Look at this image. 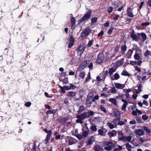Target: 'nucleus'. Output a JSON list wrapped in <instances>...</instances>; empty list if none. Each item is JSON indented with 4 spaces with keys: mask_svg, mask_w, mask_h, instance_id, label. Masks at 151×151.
<instances>
[{
    "mask_svg": "<svg viewBox=\"0 0 151 151\" xmlns=\"http://www.w3.org/2000/svg\"><path fill=\"white\" fill-rule=\"evenodd\" d=\"M113 10V8L112 7H109L107 9V11L109 13H111Z\"/></svg>",
    "mask_w": 151,
    "mask_h": 151,
    "instance_id": "49",
    "label": "nucleus"
},
{
    "mask_svg": "<svg viewBox=\"0 0 151 151\" xmlns=\"http://www.w3.org/2000/svg\"><path fill=\"white\" fill-rule=\"evenodd\" d=\"M94 96L93 92L92 91L90 92L88 94L87 98L88 99H92Z\"/></svg>",
    "mask_w": 151,
    "mask_h": 151,
    "instance_id": "30",
    "label": "nucleus"
},
{
    "mask_svg": "<svg viewBox=\"0 0 151 151\" xmlns=\"http://www.w3.org/2000/svg\"><path fill=\"white\" fill-rule=\"evenodd\" d=\"M88 134V132L87 131H84L82 133L83 137H87Z\"/></svg>",
    "mask_w": 151,
    "mask_h": 151,
    "instance_id": "34",
    "label": "nucleus"
},
{
    "mask_svg": "<svg viewBox=\"0 0 151 151\" xmlns=\"http://www.w3.org/2000/svg\"><path fill=\"white\" fill-rule=\"evenodd\" d=\"M98 132L99 135H101L103 136L105 135V133H104L103 130L101 129H99L98 130Z\"/></svg>",
    "mask_w": 151,
    "mask_h": 151,
    "instance_id": "29",
    "label": "nucleus"
},
{
    "mask_svg": "<svg viewBox=\"0 0 151 151\" xmlns=\"http://www.w3.org/2000/svg\"><path fill=\"white\" fill-rule=\"evenodd\" d=\"M118 148H115L113 151H119L121 150L122 149V147L119 145L118 146Z\"/></svg>",
    "mask_w": 151,
    "mask_h": 151,
    "instance_id": "46",
    "label": "nucleus"
},
{
    "mask_svg": "<svg viewBox=\"0 0 151 151\" xmlns=\"http://www.w3.org/2000/svg\"><path fill=\"white\" fill-rule=\"evenodd\" d=\"M92 14L91 11L89 10L88 11L86 14L82 17L80 20L81 22H83L85 20L89 19Z\"/></svg>",
    "mask_w": 151,
    "mask_h": 151,
    "instance_id": "4",
    "label": "nucleus"
},
{
    "mask_svg": "<svg viewBox=\"0 0 151 151\" xmlns=\"http://www.w3.org/2000/svg\"><path fill=\"white\" fill-rule=\"evenodd\" d=\"M92 103V99H86V107H89L91 105Z\"/></svg>",
    "mask_w": 151,
    "mask_h": 151,
    "instance_id": "17",
    "label": "nucleus"
},
{
    "mask_svg": "<svg viewBox=\"0 0 151 151\" xmlns=\"http://www.w3.org/2000/svg\"><path fill=\"white\" fill-rule=\"evenodd\" d=\"M95 141V138L93 136H92L88 139L87 143V145H92Z\"/></svg>",
    "mask_w": 151,
    "mask_h": 151,
    "instance_id": "8",
    "label": "nucleus"
},
{
    "mask_svg": "<svg viewBox=\"0 0 151 151\" xmlns=\"http://www.w3.org/2000/svg\"><path fill=\"white\" fill-rule=\"evenodd\" d=\"M125 145L128 151H132L131 148H133V147L131 145L128 143H126Z\"/></svg>",
    "mask_w": 151,
    "mask_h": 151,
    "instance_id": "24",
    "label": "nucleus"
},
{
    "mask_svg": "<svg viewBox=\"0 0 151 151\" xmlns=\"http://www.w3.org/2000/svg\"><path fill=\"white\" fill-rule=\"evenodd\" d=\"M85 74L84 72H81L79 74V77L81 78H83L85 77Z\"/></svg>",
    "mask_w": 151,
    "mask_h": 151,
    "instance_id": "35",
    "label": "nucleus"
},
{
    "mask_svg": "<svg viewBox=\"0 0 151 151\" xmlns=\"http://www.w3.org/2000/svg\"><path fill=\"white\" fill-rule=\"evenodd\" d=\"M69 40L70 42L68 45V48H71L73 45L74 42L75 41V38L71 36H70V38L69 39Z\"/></svg>",
    "mask_w": 151,
    "mask_h": 151,
    "instance_id": "9",
    "label": "nucleus"
},
{
    "mask_svg": "<svg viewBox=\"0 0 151 151\" xmlns=\"http://www.w3.org/2000/svg\"><path fill=\"white\" fill-rule=\"evenodd\" d=\"M63 82L65 84L68 83V78L66 77L64 78L63 80Z\"/></svg>",
    "mask_w": 151,
    "mask_h": 151,
    "instance_id": "48",
    "label": "nucleus"
},
{
    "mask_svg": "<svg viewBox=\"0 0 151 151\" xmlns=\"http://www.w3.org/2000/svg\"><path fill=\"white\" fill-rule=\"evenodd\" d=\"M143 128L144 130L147 133H150V131L147 127L144 126Z\"/></svg>",
    "mask_w": 151,
    "mask_h": 151,
    "instance_id": "42",
    "label": "nucleus"
},
{
    "mask_svg": "<svg viewBox=\"0 0 151 151\" xmlns=\"http://www.w3.org/2000/svg\"><path fill=\"white\" fill-rule=\"evenodd\" d=\"M135 133L139 136L142 135L144 134L143 130L141 129H138L136 130L135 131Z\"/></svg>",
    "mask_w": 151,
    "mask_h": 151,
    "instance_id": "15",
    "label": "nucleus"
},
{
    "mask_svg": "<svg viewBox=\"0 0 151 151\" xmlns=\"http://www.w3.org/2000/svg\"><path fill=\"white\" fill-rule=\"evenodd\" d=\"M85 110L84 107L83 106H81L80 107L79 109L78 110V112H81Z\"/></svg>",
    "mask_w": 151,
    "mask_h": 151,
    "instance_id": "43",
    "label": "nucleus"
},
{
    "mask_svg": "<svg viewBox=\"0 0 151 151\" xmlns=\"http://www.w3.org/2000/svg\"><path fill=\"white\" fill-rule=\"evenodd\" d=\"M127 14L128 16L130 17H133L134 15L132 14L131 8H129L127 10Z\"/></svg>",
    "mask_w": 151,
    "mask_h": 151,
    "instance_id": "18",
    "label": "nucleus"
},
{
    "mask_svg": "<svg viewBox=\"0 0 151 151\" xmlns=\"http://www.w3.org/2000/svg\"><path fill=\"white\" fill-rule=\"evenodd\" d=\"M104 58V54L102 53H99L98 56V58L96 60V63L100 64L103 61Z\"/></svg>",
    "mask_w": 151,
    "mask_h": 151,
    "instance_id": "5",
    "label": "nucleus"
},
{
    "mask_svg": "<svg viewBox=\"0 0 151 151\" xmlns=\"http://www.w3.org/2000/svg\"><path fill=\"white\" fill-rule=\"evenodd\" d=\"M121 74L122 75L126 76H130L129 73L126 70H124L121 73Z\"/></svg>",
    "mask_w": 151,
    "mask_h": 151,
    "instance_id": "32",
    "label": "nucleus"
},
{
    "mask_svg": "<svg viewBox=\"0 0 151 151\" xmlns=\"http://www.w3.org/2000/svg\"><path fill=\"white\" fill-rule=\"evenodd\" d=\"M125 84H120L118 83H115V87L118 89H122L124 87Z\"/></svg>",
    "mask_w": 151,
    "mask_h": 151,
    "instance_id": "14",
    "label": "nucleus"
},
{
    "mask_svg": "<svg viewBox=\"0 0 151 151\" xmlns=\"http://www.w3.org/2000/svg\"><path fill=\"white\" fill-rule=\"evenodd\" d=\"M93 41L92 40L89 41L88 44L87 46L88 47H90L92 45Z\"/></svg>",
    "mask_w": 151,
    "mask_h": 151,
    "instance_id": "57",
    "label": "nucleus"
},
{
    "mask_svg": "<svg viewBox=\"0 0 151 151\" xmlns=\"http://www.w3.org/2000/svg\"><path fill=\"white\" fill-rule=\"evenodd\" d=\"M89 63V60H85L81 64V66L83 69L85 68Z\"/></svg>",
    "mask_w": 151,
    "mask_h": 151,
    "instance_id": "19",
    "label": "nucleus"
},
{
    "mask_svg": "<svg viewBox=\"0 0 151 151\" xmlns=\"http://www.w3.org/2000/svg\"><path fill=\"white\" fill-rule=\"evenodd\" d=\"M127 105V104H123L121 110H125Z\"/></svg>",
    "mask_w": 151,
    "mask_h": 151,
    "instance_id": "58",
    "label": "nucleus"
},
{
    "mask_svg": "<svg viewBox=\"0 0 151 151\" xmlns=\"http://www.w3.org/2000/svg\"><path fill=\"white\" fill-rule=\"evenodd\" d=\"M142 118L144 120H145L148 119V117L146 115L144 114L142 115Z\"/></svg>",
    "mask_w": 151,
    "mask_h": 151,
    "instance_id": "53",
    "label": "nucleus"
},
{
    "mask_svg": "<svg viewBox=\"0 0 151 151\" xmlns=\"http://www.w3.org/2000/svg\"><path fill=\"white\" fill-rule=\"evenodd\" d=\"M143 75H146L147 76H148L147 79L149 77H150L151 76V73H147L145 72L142 74Z\"/></svg>",
    "mask_w": 151,
    "mask_h": 151,
    "instance_id": "45",
    "label": "nucleus"
},
{
    "mask_svg": "<svg viewBox=\"0 0 151 151\" xmlns=\"http://www.w3.org/2000/svg\"><path fill=\"white\" fill-rule=\"evenodd\" d=\"M97 20V18L96 17L93 18L91 19V22L92 23H93L96 22Z\"/></svg>",
    "mask_w": 151,
    "mask_h": 151,
    "instance_id": "55",
    "label": "nucleus"
},
{
    "mask_svg": "<svg viewBox=\"0 0 151 151\" xmlns=\"http://www.w3.org/2000/svg\"><path fill=\"white\" fill-rule=\"evenodd\" d=\"M149 25V23L147 22H145L143 23L141 25L143 27H146Z\"/></svg>",
    "mask_w": 151,
    "mask_h": 151,
    "instance_id": "52",
    "label": "nucleus"
},
{
    "mask_svg": "<svg viewBox=\"0 0 151 151\" xmlns=\"http://www.w3.org/2000/svg\"><path fill=\"white\" fill-rule=\"evenodd\" d=\"M117 91V90L114 87L112 88L111 90V93H116Z\"/></svg>",
    "mask_w": 151,
    "mask_h": 151,
    "instance_id": "41",
    "label": "nucleus"
},
{
    "mask_svg": "<svg viewBox=\"0 0 151 151\" xmlns=\"http://www.w3.org/2000/svg\"><path fill=\"white\" fill-rule=\"evenodd\" d=\"M121 140H122L124 142H129L131 141L132 139V137L130 136H127V137H121L119 139Z\"/></svg>",
    "mask_w": 151,
    "mask_h": 151,
    "instance_id": "7",
    "label": "nucleus"
},
{
    "mask_svg": "<svg viewBox=\"0 0 151 151\" xmlns=\"http://www.w3.org/2000/svg\"><path fill=\"white\" fill-rule=\"evenodd\" d=\"M76 95V93L74 91H69L66 94V96L69 97H73Z\"/></svg>",
    "mask_w": 151,
    "mask_h": 151,
    "instance_id": "20",
    "label": "nucleus"
},
{
    "mask_svg": "<svg viewBox=\"0 0 151 151\" xmlns=\"http://www.w3.org/2000/svg\"><path fill=\"white\" fill-rule=\"evenodd\" d=\"M75 21L76 20L75 18L74 17H72L71 20V22L72 27H73L75 25Z\"/></svg>",
    "mask_w": 151,
    "mask_h": 151,
    "instance_id": "33",
    "label": "nucleus"
},
{
    "mask_svg": "<svg viewBox=\"0 0 151 151\" xmlns=\"http://www.w3.org/2000/svg\"><path fill=\"white\" fill-rule=\"evenodd\" d=\"M31 102H28L26 103L25 104V106L27 107H29L31 105Z\"/></svg>",
    "mask_w": 151,
    "mask_h": 151,
    "instance_id": "60",
    "label": "nucleus"
},
{
    "mask_svg": "<svg viewBox=\"0 0 151 151\" xmlns=\"http://www.w3.org/2000/svg\"><path fill=\"white\" fill-rule=\"evenodd\" d=\"M116 71V69L114 68H109V74L110 76H111L114 72Z\"/></svg>",
    "mask_w": 151,
    "mask_h": 151,
    "instance_id": "27",
    "label": "nucleus"
},
{
    "mask_svg": "<svg viewBox=\"0 0 151 151\" xmlns=\"http://www.w3.org/2000/svg\"><path fill=\"white\" fill-rule=\"evenodd\" d=\"M137 35H138L139 37L140 36L142 37L143 41H144L146 39L147 36L144 33H138L137 34Z\"/></svg>",
    "mask_w": 151,
    "mask_h": 151,
    "instance_id": "12",
    "label": "nucleus"
},
{
    "mask_svg": "<svg viewBox=\"0 0 151 151\" xmlns=\"http://www.w3.org/2000/svg\"><path fill=\"white\" fill-rule=\"evenodd\" d=\"M134 59L136 60H139L140 59V57L138 54L135 53L134 56Z\"/></svg>",
    "mask_w": 151,
    "mask_h": 151,
    "instance_id": "37",
    "label": "nucleus"
},
{
    "mask_svg": "<svg viewBox=\"0 0 151 151\" xmlns=\"http://www.w3.org/2000/svg\"><path fill=\"white\" fill-rule=\"evenodd\" d=\"M74 135L78 139L80 140L82 139L83 138L82 135L81 134H74L73 133Z\"/></svg>",
    "mask_w": 151,
    "mask_h": 151,
    "instance_id": "31",
    "label": "nucleus"
},
{
    "mask_svg": "<svg viewBox=\"0 0 151 151\" xmlns=\"http://www.w3.org/2000/svg\"><path fill=\"white\" fill-rule=\"evenodd\" d=\"M95 150L102 151L103 150V148L100 146L98 145H96L95 147Z\"/></svg>",
    "mask_w": 151,
    "mask_h": 151,
    "instance_id": "26",
    "label": "nucleus"
},
{
    "mask_svg": "<svg viewBox=\"0 0 151 151\" xmlns=\"http://www.w3.org/2000/svg\"><path fill=\"white\" fill-rule=\"evenodd\" d=\"M130 63L131 65H137L136 61H131L130 62Z\"/></svg>",
    "mask_w": 151,
    "mask_h": 151,
    "instance_id": "62",
    "label": "nucleus"
},
{
    "mask_svg": "<svg viewBox=\"0 0 151 151\" xmlns=\"http://www.w3.org/2000/svg\"><path fill=\"white\" fill-rule=\"evenodd\" d=\"M132 52L133 51L131 50H129L127 52V55L130 57L131 56Z\"/></svg>",
    "mask_w": 151,
    "mask_h": 151,
    "instance_id": "51",
    "label": "nucleus"
},
{
    "mask_svg": "<svg viewBox=\"0 0 151 151\" xmlns=\"http://www.w3.org/2000/svg\"><path fill=\"white\" fill-rule=\"evenodd\" d=\"M85 47V45L83 43L80 44L79 45L77 49V52L78 53L80 54V56H81L83 52Z\"/></svg>",
    "mask_w": 151,
    "mask_h": 151,
    "instance_id": "3",
    "label": "nucleus"
},
{
    "mask_svg": "<svg viewBox=\"0 0 151 151\" xmlns=\"http://www.w3.org/2000/svg\"><path fill=\"white\" fill-rule=\"evenodd\" d=\"M91 29L89 28H86L81 33V35L82 37L85 38L90 33Z\"/></svg>",
    "mask_w": 151,
    "mask_h": 151,
    "instance_id": "2",
    "label": "nucleus"
},
{
    "mask_svg": "<svg viewBox=\"0 0 151 151\" xmlns=\"http://www.w3.org/2000/svg\"><path fill=\"white\" fill-rule=\"evenodd\" d=\"M76 118L78 119L76 120V122L78 123H80L81 124H82L83 123V121L82 120H83V119H82V118H81V117H80L79 118H78V115L76 116Z\"/></svg>",
    "mask_w": 151,
    "mask_h": 151,
    "instance_id": "38",
    "label": "nucleus"
},
{
    "mask_svg": "<svg viewBox=\"0 0 151 151\" xmlns=\"http://www.w3.org/2000/svg\"><path fill=\"white\" fill-rule=\"evenodd\" d=\"M113 30V28H110L108 31V33L109 34H111Z\"/></svg>",
    "mask_w": 151,
    "mask_h": 151,
    "instance_id": "63",
    "label": "nucleus"
},
{
    "mask_svg": "<svg viewBox=\"0 0 151 151\" xmlns=\"http://www.w3.org/2000/svg\"><path fill=\"white\" fill-rule=\"evenodd\" d=\"M91 78L90 75V73L89 72L86 78V80L85 82H87L89 81Z\"/></svg>",
    "mask_w": 151,
    "mask_h": 151,
    "instance_id": "40",
    "label": "nucleus"
},
{
    "mask_svg": "<svg viewBox=\"0 0 151 151\" xmlns=\"http://www.w3.org/2000/svg\"><path fill=\"white\" fill-rule=\"evenodd\" d=\"M70 89H75L76 87V86H75L73 84L70 83Z\"/></svg>",
    "mask_w": 151,
    "mask_h": 151,
    "instance_id": "54",
    "label": "nucleus"
},
{
    "mask_svg": "<svg viewBox=\"0 0 151 151\" xmlns=\"http://www.w3.org/2000/svg\"><path fill=\"white\" fill-rule=\"evenodd\" d=\"M105 150L109 151L115 147V145L111 142H106L104 145Z\"/></svg>",
    "mask_w": 151,
    "mask_h": 151,
    "instance_id": "1",
    "label": "nucleus"
},
{
    "mask_svg": "<svg viewBox=\"0 0 151 151\" xmlns=\"http://www.w3.org/2000/svg\"><path fill=\"white\" fill-rule=\"evenodd\" d=\"M114 116L116 117H119L121 115V113L119 111L116 109H115L114 111Z\"/></svg>",
    "mask_w": 151,
    "mask_h": 151,
    "instance_id": "21",
    "label": "nucleus"
},
{
    "mask_svg": "<svg viewBox=\"0 0 151 151\" xmlns=\"http://www.w3.org/2000/svg\"><path fill=\"white\" fill-rule=\"evenodd\" d=\"M57 111V109L53 110H48L46 112V114L47 115H48L50 114L55 113Z\"/></svg>",
    "mask_w": 151,
    "mask_h": 151,
    "instance_id": "28",
    "label": "nucleus"
},
{
    "mask_svg": "<svg viewBox=\"0 0 151 151\" xmlns=\"http://www.w3.org/2000/svg\"><path fill=\"white\" fill-rule=\"evenodd\" d=\"M123 59L120 60L118 61L117 62V65L118 66H119L122 65L123 63Z\"/></svg>",
    "mask_w": 151,
    "mask_h": 151,
    "instance_id": "39",
    "label": "nucleus"
},
{
    "mask_svg": "<svg viewBox=\"0 0 151 151\" xmlns=\"http://www.w3.org/2000/svg\"><path fill=\"white\" fill-rule=\"evenodd\" d=\"M150 51L148 50H147L144 53V55L145 56L147 57L150 55Z\"/></svg>",
    "mask_w": 151,
    "mask_h": 151,
    "instance_id": "50",
    "label": "nucleus"
},
{
    "mask_svg": "<svg viewBox=\"0 0 151 151\" xmlns=\"http://www.w3.org/2000/svg\"><path fill=\"white\" fill-rule=\"evenodd\" d=\"M117 131L114 130H112L111 132H109L108 134L110 138L115 136L117 134Z\"/></svg>",
    "mask_w": 151,
    "mask_h": 151,
    "instance_id": "16",
    "label": "nucleus"
},
{
    "mask_svg": "<svg viewBox=\"0 0 151 151\" xmlns=\"http://www.w3.org/2000/svg\"><path fill=\"white\" fill-rule=\"evenodd\" d=\"M131 36L133 40L136 41H139L140 40V37H139L137 34L136 35L134 33H132L131 34Z\"/></svg>",
    "mask_w": 151,
    "mask_h": 151,
    "instance_id": "10",
    "label": "nucleus"
},
{
    "mask_svg": "<svg viewBox=\"0 0 151 151\" xmlns=\"http://www.w3.org/2000/svg\"><path fill=\"white\" fill-rule=\"evenodd\" d=\"M90 129L93 132H96L97 130L96 126L94 124H93L91 125Z\"/></svg>",
    "mask_w": 151,
    "mask_h": 151,
    "instance_id": "22",
    "label": "nucleus"
},
{
    "mask_svg": "<svg viewBox=\"0 0 151 151\" xmlns=\"http://www.w3.org/2000/svg\"><path fill=\"white\" fill-rule=\"evenodd\" d=\"M134 67L136 70L138 72H140L141 71V69L139 67L137 66H134Z\"/></svg>",
    "mask_w": 151,
    "mask_h": 151,
    "instance_id": "56",
    "label": "nucleus"
},
{
    "mask_svg": "<svg viewBox=\"0 0 151 151\" xmlns=\"http://www.w3.org/2000/svg\"><path fill=\"white\" fill-rule=\"evenodd\" d=\"M118 134L120 137H124L123 136L124 134L121 131L119 132H118Z\"/></svg>",
    "mask_w": 151,
    "mask_h": 151,
    "instance_id": "64",
    "label": "nucleus"
},
{
    "mask_svg": "<svg viewBox=\"0 0 151 151\" xmlns=\"http://www.w3.org/2000/svg\"><path fill=\"white\" fill-rule=\"evenodd\" d=\"M107 125L111 129H112L116 127L117 125L116 124L114 123V124H113L111 122H108L107 124Z\"/></svg>",
    "mask_w": 151,
    "mask_h": 151,
    "instance_id": "11",
    "label": "nucleus"
},
{
    "mask_svg": "<svg viewBox=\"0 0 151 151\" xmlns=\"http://www.w3.org/2000/svg\"><path fill=\"white\" fill-rule=\"evenodd\" d=\"M142 86L141 84L139 85L138 86V90L140 91H142Z\"/></svg>",
    "mask_w": 151,
    "mask_h": 151,
    "instance_id": "61",
    "label": "nucleus"
},
{
    "mask_svg": "<svg viewBox=\"0 0 151 151\" xmlns=\"http://www.w3.org/2000/svg\"><path fill=\"white\" fill-rule=\"evenodd\" d=\"M120 78V76L119 74L116 73L114 74V78L112 77H111V80H117L119 79Z\"/></svg>",
    "mask_w": 151,
    "mask_h": 151,
    "instance_id": "25",
    "label": "nucleus"
},
{
    "mask_svg": "<svg viewBox=\"0 0 151 151\" xmlns=\"http://www.w3.org/2000/svg\"><path fill=\"white\" fill-rule=\"evenodd\" d=\"M100 109H101L104 112L106 113L107 112L105 108L103 106L101 105L100 106Z\"/></svg>",
    "mask_w": 151,
    "mask_h": 151,
    "instance_id": "47",
    "label": "nucleus"
},
{
    "mask_svg": "<svg viewBox=\"0 0 151 151\" xmlns=\"http://www.w3.org/2000/svg\"><path fill=\"white\" fill-rule=\"evenodd\" d=\"M127 47L126 45H123L121 47V50L122 51H125Z\"/></svg>",
    "mask_w": 151,
    "mask_h": 151,
    "instance_id": "44",
    "label": "nucleus"
},
{
    "mask_svg": "<svg viewBox=\"0 0 151 151\" xmlns=\"http://www.w3.org/2000/svg\"><path fill=\"white\" fill-rule=\"evenodd\" d=\"M120 117H118L117 118H116L114 119L113 120V122H114V123L116 124V123L118 122L120 120Z\"/></svg>",
    "mask_w": 151,
    "mask_h": 151,
    "instance_id": "36",
    "label": "nucleus"
},
{
    "mask_svg": "<svg viewBox=\"0 0 151 151\" xmlns=\"http://www.w3.org/2000/svg\"><path fill=\"white\" fill-rule=\"evenodd\" d=\"M89 117V113L86 112H84L80 115H78V117L79 118L81 117V118L83 120L84 119L88 118Z\"/></svg>",
    "mask_w": 151,
    "mask_h": 151,
    "instance_id": "6",
    "label": "nucleus"
},
{
    "mask_svg": "<svg viewBox=\"0 0 151 151\" xmlns=\"http://www.w3.org/2000/svg\"><path fill=\"white\" fill-rule=\"evenodd\" d=\"M109 101L115 105L116 106L117 105V103L115 99L111 98L109 99Z\"/></svg>",
    "mask_w": 151,
    "mask_h": 151,
    "instance_id": "23",
    "label": "nucleus"
},
{
    "mask_svg": "<svg viewBox=\"0 0 151 151\" xmlns=\"http://www.w3.org/2000/svg\"><path fill=\"white\" fill-rule=\"evenodd\" d=\"M77 142V140L71 137L69 138V140L68 141L69 144L70 145H72L73 144L76 143Z\"/></svg>",
    "mask_w": 151,
    "mask_h": 151,
    "instance_id": "13",
    "label": "nucleus"
},
{
    "mask_svg": "<svg viewBox=\"0 0 151 151\" xmlns=\"http://www.w3.org/2000/svg\"><path fill=\"white\" fill-rule=\"evenodd\" d=\"M124 124V122L123 121H119V122L118 123V125H122Z\"/></svg>",
    "mask_w": 151,
    "mask_h": 151,
    "instance_id": "59",
    "label": "nucleus"
}]
</instances>
